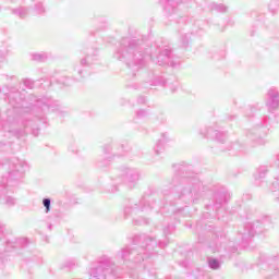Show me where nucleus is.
Instances as JSON below:
<instances>
[{
  "label": "nucleus",
  "instance_id": "39",
  "mask_svg": "<svg viewBox=\"0 0 279 279\" xmlns=\"http://www.w3.org/2000/svg\"><path fill=\"white\" fill-rule=\"evenodd\" d=\"M177 23H186V17H180Z\"/></svg>",
  "mask_w": 279,
  "mask_h": 279
},
{
  "label": "nucleus",
  "instance_id": "30",
  "mask_svg": "<svg viewBox=\"0 0 279 279\" xmlns=\"http://www.w3.org/2000/svg\"><path fill=\"white\" fill-rule=\"evenodd\" d=\"M162 230H163L165 236H167L173 233V230H175V226L173 223L167 225V227H165Z\"/></svg>",
  "mask_w": 279,
  "mask_h": 279
},
{
  "label": "nucleus",
  "instance_id": "16",
  "mask_svg": "<svg viewBox=\"0 0 279 279\" xmlns=\"http://www.w3.org/2000/svg\"><path fill=\"white\" fill-rule=\"evenodd\" d=\"M266 106L269 112L278 110L279 108V90L276 87H271L267 93Z\"/></svg>",
  "mask_w": 279,
  "mask_h": 279
},
{
  "label": "nucleus",
  "instance_id": "22",
  "mask_svg": "<svg viewBox=\"0 0 279 279\" xmlns=\"http://www.w3.org/2000/svg\"><path fill=\"white\" fill-rule=\"evenodd\" d=\"M12 14H14L15 16H19L20 19H27L29 11L27 10V8L20 7L17 9H13Z\"/></svg>",
  "mask_w": 279,
  "mask_h": 279
},
{
  "label": "nucleus",
  "instance_id": "7",
  "mask_svg": "<svg viewBox=\"0 0 279 279\" xmlns=\"http://www.w3.org/2000/svg\"><path fill=\"white\" fill-rule=\"evenodd\" d=\"M97 61V49H87L85 52V57H83L80 61V64L74 65L73 71L74 75H77L75 78H71L69 76H63L60 80V83L63 84V86H73L75 82H82L86 75H88V72L86 69L88 66H93L95 62Z\"/></svg>",
  "mask_w": 279,
  "mask_h": 279
},
{
  "label": "nucleus",
  "instance_id": "48",
  "mask_svg": "<svg viewBox=\"0 0 279 279\" xmlns=\"http://www.w3.org/2000/svg\"><path fill=\"white\" fill-rule=\"evenodd\" d=\"M38 119H43V116H36Z\"/></svg>",
  "mask_w": 279,
  "mask_h": 279
},
{
  "label": "nucleus",
  "instance_id": "25",
  "mask_svg": "<svg viewBox=\"0 0 279 279\" xmlns=\"http://www.w3.org/2000/svg\"><path fill=\"white\" fill-rule=\"evenodd\" d=\"M268 10L271 14H278L279 12V0H270Z\"/></svg>",
  "mask_w": 279,
  "mask_h": 279
},
{
  "label": "nucleus",
  "instance_id": "32",
  "mask_svg": "<svg viewBox=\"0 0 279 279\" xmlns=\"http://www.w3.org/2000/svg\"><path fill=\"white\" fill-rule=\"evenodd\" d=\"M73 267H75V259H68L66 262H64V264L62 265L63 269H73Z\"/></svg>",
  "mask_w": 279,
  "mask_h": 279
},
{
  "label": "nucleus",
  "instance_id": "18",
  "mask_svg": "<svg viewBox=\"0 0 279 279\" xmlns=\"http://www.w3.org/2000/svg\"><path fill=\"white\" fill-rule=\"evenodd\" d=\"M227 151H231L232 156H241V154H246L247 146L241 142H234L227 147Z\"/></svg>",
  "mask_w": 279,
  "mask_h": 279
},
{
  "label": "nucleus",
  "instance_id": "1",
  "mask_svg": "<svg viewBox=\"0 0 279 279\" xmlns=\"http://www.w3.org/2000/svg\"><path fill=\"white\" fill-rule=\"evenodd\" d=\"M174 177L172 178V191L169 189H163L161 195L166 203H156V197H158V190L155 187H148L147 191L142 196L138 203L130 199L124 206V218L130 219V217H135V215H141V213H147V210H154L157 208V213L171 211L175 214V209H169V206H173V202H183V204H197L202 197L205 195L211 197V201L205 204L206 210H215V215L219 213L223 204H228L230 201V194L226 191H209L208 186L204 185L199 178L193 172V166L189 163H175ZM169 202V204L167 203Z\"/></svg>",
  "mask_w": 279,
  "mask_h": 279
},
{
  "label": "nucleus",
  "instance_id": "41",
  "mask_svg": "<svg viewBox=\"0 0 279 279\" xmlns=\"http://www.w3.org/2000/svg\"><path fill=\"white\" fill-rule=\"evenodd\" d=\"M70 150H71L73 154H77V149H75V146L70 147Z\"/></svg>",
  "mask_w": 279,
  "mask_h": 279
},
{
  "label": "nucleus",
  "instance_id": "34",
  "mask_svg": "<svg viewBox=\"0 0 279 279\" xmlns=\"http://www.w3.org/2000/svg\"><path fill=\"white\" fill-rule=\"evenodd\" d=\"M35 10L37 14H45V7L43 5V2L35 4Z\"/></svg>",
  "mask_w": 279,
  "mask_h": 279
},
{
  "label": "nucleus",
  "instance_id": "19",
  "mask_svg": "<svg viewBox=\"0 0 279 279\" xmlns=\"http://www.w3.org/2000/svg\"><path fill=\"white\" fill-rule=\"evenodd\" d=\"M167 143H169V135L167 133H162L154 148V151L157 156L165 151V145H167Z\"/></svg>",
  "mask_w": 279,
  "mask_h": 279
},
{
  "label": "nucleus",
  "instance_id": "42",
  "mask_svg": "<svg viewBox=\"0 0 279 279\" xmlns=\"http://www.w3.org/2000/svg\"><path fill=\"white\" fill-rule=\"evenodd\" d=\"M48 230H53V225H48Z\"/></svg>",
  "mask_w": 279,
  "mask_h": 279
},
{
  "label": "nucleus",
  "instance_id": "5",
  "mask_svg": "<svg viewBox=\"0 0 279 279\" xmlns=\"http://www.w3.org/2000/svg\"><path fill=\"white\" fill-rule=\"evenodd\" d=\"M133 245L136 246H124L116 254V260H123V263H143L145 258H149L155 254L156 247H167L169 241H156V239L147 235L140 234L133 238Z\"/></svg>",
  "mask_w": 279,
  "mask_h": 279
},
{
  "label": "nucleus",
  "instance_id": "21",
  "mask_svg": "<svg viewBox=\"0 0 279 279\" xmlns=\"http://www.w3.org/2000/svg\"><path fill=\"white\" fill-rule=\"evenodd\" d=\"M207 8L209 12H218L219 14H226L228 12V5L223 3L211 2Z\"/></svg>",
  "mask_w": 279,
  "mask_h": 279
},
{
  "label": "nucleus",
  "instance_id": "9",
  "mask_svg": "<svg viewBox=\"0 0 279 279\" xmlns=\"http://www.w3.org/2000/svg\"><path fill=\"white\" fill-rule=\"evenodd\" d=\"M102 151L106 159L98 161V169H106L107 167H110V160L114 158V156H123V154L130 151V145L128 142H111L102 147Z\"/></svg>",
  "mask_w": 279,
  "mask_h": 279
},
{
  "label": "nucleus",
  "instance_id": "27",
  "mask_svg": "<svg viewBox=\"0 0 279 279\" xmlns=\"http://www.w3.org/2000/svg\"><path fill=\"white\" fill-rule=\"evenodd\" d=\"M43 206L45 208L46 215H48V213H51V198L49 197L43 198Z\"/></svg>",
  "mask_w": 279,
  "mask_h": 279
},
{
  "label": "nucleus",
  "instance_id": "47",
  "mask_svg": "<svg viewBox=\"0 0 279 279\" xmlns=\"http://www.w3.org/2000/svg\"><path fill=\"white\" fill-rule=\"evenodd\" d=\"M214 59H215V60H220L221 58H219V57H214Z\"/></svg>",
  "mask_w": 279,
  "mask_h": 279
},
{
  "label": "nucleus",
  "instance_id": "51",
  "mask_svg": "<svg viewBox=\"0 0 279 279\" xmlns=\"http://www.w3.org/2000/svg\"><path fill=\"white\" fill-rule=\"evenodd\" d=\"M182 209H178V213H180Z\"/></svg>",
  "mask_w": 279,
  "mask_h": 279
},
{
  "label": "nucleus",
  "instance_id": "44",
  "mask_svg": "<svg viewBox=\"0 0 279 279\" xmlns=\"http://www.w3.org/2000/svg\"><path fill=\"white\" fill-rule=\"evenodd\" d=\"M167 121V118H161V123H165Z\"/></svg>",
  "mask_w": 279,
  "mask_h": 279
},
{
  "label": "nucleus",
  "instance_id": "13",
  "mask_svg": "<svg viewBox=\"0 0 279 279\" xmlns=\"http://www.w3.org/2000/svg\"><path fill=\"white\" fill-rule=\"evenodd\" d=\"M149 86H168L171 93L178 90V82L169 83V80H165V77L157 75L154 72L148 73V80L145 85L141 86V88H149Z\"/></svg>",
  "mask_w": 279,
  "mask_h": 279
},
{
  "label": "nucleus",
  "instance_id": "45",
  "mask_svg": "<svg viewBox=\"0 0 279 279\" xmlns=\"http://www.w3.org/2000/svg\"><path fill=\"white\" fill-rule=\"evenodd\" d=\"M132 88H141V86H137V85H133Z\"/></svg>",
  "mask_w": 279,
  "mask_h": 279
},
{
  "label": "nucleus",
  "instance_id": "38",
  "mask_svg": "<svg viewBox=\"0 0 279 279\" xmlns=\"http://www.w3.org/2000/svg\"><path fill=\"white\" fill-rule=\"evenodd\" d=\"M3 77H5V80H16L15 75H3Z\"/></svg>",
  "mask_w": 279,
  "mask_h": 279
},
{
  "label": "nucleus",
  "instance_id": "33",
  "mask_svg": "<svg viewBox=\"0 0 279 279\" xmlns=\"http://www.w3.org/2000/svg\"><path fill=\"white\" fill-rule=\"evenodd\" d=\"M23 84H24L25 88H29V89L34 88V86H35L34 80H31V78H24Z\"/></svg>",
  "mask_w": 279,
  "mask_h": 279
},
{
  "label": "nucleus",
  "instance_id": "50",
  "mask_svg": "<svg viewBox=\"0 0 279 279\" xmlns=\"http://www.w3.org/2000/svg\"><path fill=\"white\" fill-rule=\"evenodd\" d=\"M11 1L16 2V1H19V0H11Z\"/></svg>",
  "mask_w": 279,
  "mask_h": 279
},
{
  "label": "nucleus",
  "instance_id": "28",
  "mask_svg": "<svg viewBox=\"0 0 279 279\" xmlns=\"http://www.w3.org/2000/svg\"><path fill=\"white\" fill-rule=\"evenodd\" d=\"M133 223L135 226H148L149 225V219L143 218V217H141L138 219L133 218Z\"/></svg>",
  "mask_w": 279,
  "mask_h": 279
},
{
  "label": "nucleus",
  "instance_id": "49",
  "mask_svg": "<svg viewBox=\"0 0 279 279\" xmlns=\"http://www.w3.org/2000/svg\"><path fill=\"white\" fill-rule=\"evenodd\" d=\"M226 53L222 52V58H225Z\"/></svg>",
  "mask_w": 279,
  "mask_h": 279
},
{
  "label": "nucleus",
  "instance_id": "17",
  "mask_svg": "<svg viewBox=\"0 0 279 279\" xmlns=\"http://www.w3.org/2000/svg\"><path fill=\"white\" fill-rule=\"evenodd\" d=\"M266 263L269 265V270L266 279L279 278V255L275 257H268Z\"/></svg>",
  "mask_w": 279,
  "mask_h": 279
},
{
  "label": "nucleus",
  "instance_id": "31",
  "mask_svg": "<svg viewBox=\"0 0 279 279\" xmlns=\"http://www.w3.org/2000/svg\"><path fill=\"white\" fill-rule=\"evenodd\" d=\"M181 43H182V47L184 48L189 47V44L191 43V36L189 34L181 36Z\"/></svg>",
  "mask_w": 279,
  "mask_h": 279
},
{
  "label": "nucleus",
  "instance_id": "15",
  "mask_svg": "<svg viewBox=\"0 0 279 279\" xmlns=\"http://www.w3.org/2000/svg\"><path fill=\"white\" fill-rule=\"evenodd\" d=\"M189 1L191 0H159V3L168 16H173L178 12V5L189 3Z\"/></svg>",
  "mask_w": 279,
  "mask_h": 279
},
{
  "label": "nucleus",
  "instance_id": "3",
  "mask_svg": "<svg viewBox=\"0 0 279 279\" xmlns=\"http://www.w3.org/2000/svg\"><path fill=\"white\" fill-rule=\"evenodd\" d=\"M155 50L149 53V49L145 48L143 40L124 37L120 40L113 58L131 69L133 76L136 75V71H141L145 66L147 58H150L159 66H178L180 64L170 48L157 46Z\"/></svg>",
  "mask_w": 279,
  "mask_h": 279
},
{
  "label": "nucleus",
  "instance_id": "6",
  "mask_svg": "<svg viewBox=\"0 0 279 279\" xmlns=\"http://www.w3.org/2000/svg\"><path fill=\"white\" fill-rule=\"evenodd\" d=\"M258 111H260V106L257 104L250 106L244 112L245 119L253 122V128L246 130L244 134L255 146L266 145L267 140H265V136L269 134V117L256 118V112Z\"/></svg>",
  "mask_w": 279,
  "mask_h": 279
},
{
  "label": "nucleus",
  "instance_id": "4",
  "mask_svg": "<svg viewBox=\"0 0 279 279\" xmlns=\"http://www.w3.org/2000/svg\"><path fill=\"white\" fill-rule=\"evenodd\" d=\"M27 169V162L16 157H12L3 163H0V204H4L9 208L16 206L14 195V186L19 184V180L23 178Z\"/></svg>",
  "mask_w": 279,
  "mask_h": 279
},
{
  "label": "nucleus",
  "instance_id": "20",
  "mask_svg": "<svg viewBox=\"0 0 279 279\" xmlns=\"http://www.w3.org/2000/svg\"><path fill=\"white\" fill-rule=\"evenodd\" d=\"M52 58L51 52H35L31 54L33 62H47V60H51Z\"/></svg>",
  "mask_w": 279,
  "mask_h": 279
},
{
  "label": "nucleus",
  "instance_id": "29",
  "mask_svg": "<svg viewBox=\"0 0 279 279\" xmlns=\"http://www.w3.org/2000/svg\"><path fill=\"white\" fill-rule=\"evenodd\" d=\"M136 119H145L146 117H149V112L145 109H140L135 112Z\"/></svg>",
  "mask_w": 279,
  "mask_h": 279
},
{
  "label": "nucleus",
  "instance_id": "36",
  "mask_svg": "<svg viewBox=\"0 0 279 279\" xmlns=\"http://www.w3.org/2000/svg\"><path fill=\"white\" fill-rule=\"evenodd\" d=\"M8 147H10V142L5 143V142H0V149L3 151L5 149H8Z\"/></svg>",
  "mask_w": 279,
  "mask_h": 279
},
{
  "label": "nucleus",
  "instance_id": "43",
  "mask_svg": "<svg viewBox=\"0 0 279 279\" xmlns=\"http://www.w3.org/2000/svg\"><path fill=\"white\" fill-rule=\"evenodd\" d=\"M208 215H209V213H206V214L203 215V217H204L205 219H208Z\"/></svg>",
  "mask_w": 279,
  "mask_h": 279
},
{
  "label": "nucleus",
  "instance_id": "35",
  "mask_svg": "<svg viewBox=\"0 0 279 279\" xmlns=\"http://www.w3.org/2000/svg\"><path fill=\"white\" fill-rule=\"evenodd\" d=\"M137 104L140 106H145L147 104V98H145V96L137 97Z\"/></svg>",
  "mask_w": 279,
  "mask_h": 279
},
{
  "label": "nucleus",
  "instance_id": "2",
  "mask_svg": "<svg viewBox=\"0 0 279 279\" xmlns=\"http://www.w3.org/2000/svg\"><path fill=\"white\" fill-rule=\"evenodd\" d=\"M0 95L4 97V101H8L9 108L5 113V119L2 120L0 124L1 130L5 133L4 136H15V138H21L32 132L34 136H38L40 129L36 121L31 120L27 112H58L60 111V102L58 100H52L51 97L44 96L39 98L38 96H31V106L26 107V94L25 89L23 92L16 89L15 87L4 86L0 87Z\"/></svg>",
  "mask_w": 279,
  "mask_h": 279
},
{
  "label": "nucleus",
  "instance_id": "24",
  "mask_svg": "<svg viewBox=\"0 0 279 279\" xmlns=\"http://www.w3.org/2000/svg\"><path fill=\"white\" fill-rule=\"evenodd\" d=\"M208 267L209 269H220L221 268V262L214 257L207 258Z\"/></svg>",
  "mask_w": 279,
  "mask_h": 279
},
{
  "label": "nucleus",
  "instance_id": "10",
  "mask_svg": "<svg viewBox=\"0 0 279 279\" xmlns=\"http://www.w3.org/2000/svg\"><path fill=\"white\" fill-rule=\"evenodd\" d=\"M267 223H269V217L265 216L262 220L244 225L243 229L238 232L239 236H241L242 243L247 245V243L254 239L255 234H263V230Z\"/></svg>",
  "mask_w": 279,
  "mask_h": 279
},
{
  "label": "nucleus",
  "instance_id": "26",
  "mask_svg": "<svg viewBox=\"0 0 279 279\" xmlns=\"http://www.w3.org/2000/svg\"><path fill=\"white\" fill-rule=\"evenodd\" d=\"M191 25H193L192 34H197L199 29H202V27H199V25H202V21H195L194 23L193 21L186 22V27H191Z\"/></svg>",
  "mask_w": 279,
  "mask_h": 279
},
{
  "label": "nucleus",
  "instance_id": "8",
  "mask_svg": "<svg viewBox=\"0 0 279 279\" xmlns=\"http://www.w3.org/2000/svg\"><path fill=\"white\" fill-rule=\"evenodd\" d=\"M90 279H117L121 278L119 275V267L114 265L111 258L105 257L96 266L89 269Z\"/></svg>",
  "mask_w": 279,
  "mask_h": 279
},
{
  "label": "nucleus",
  "instance_id": "14",
  "mask_svg": "<svg viewBox=\"0 0 279 279\" xmlns=\"http://www.w3.org/2000/svg\"><path fill=\"white\" fill-rule=\"evenodd\" d=\"M198 134L202 138H211L213 141H217V143H226V140L228 138L226 132L216 130L213 126L199 129Z\"/></svg>",
  "mask_w": 279,
  "mask_h": 279
},
{
  "label": "nucleus",
  "instance_id": "46",
  "mask_svg": "<svg viewBox=\"0 0 279 279\" xmlns=\"http://www.w3.org/2000/svg\"><path fill=\"white\" fill-rule=\"evenodd\" d=\"M198 241H199V243H203L202 235L198 236Z\"/></svg>",
  "mask_w": 279,
  "mask_h": 279
},
{
  "label": "nucleus",
  "instance_id": "11",
  "mask_svg": "<svg viewBox=\"0 0 279 279\" xmlns=\"http://www.w3.org/2000/svg\"><path fill=\"white\" fill-rule=\"evenodd\" d=\"M140 180L141 170L137 168L125 167L122 169L120 178L116 179L114 185L111 189V193H117V191H119V184H126L129 189H135Z\"/></svg>",
  "mask_w": 279,
  "mask_h": 279
},
{
  "label": "nucleus",
  "instance_id": "23",
  "mask_svg": "<svg viewBox=\"0 0 279 279\" xmlns=\"http://www.w3.org/2000/svg\"><path fill=\"white\" fill-rule=\"evenodd\" d=\"M268 169L266 166H262L257 169L256 173L254 174V178L256 180V182H258V180H264V178L267 177L268 173Z\"/></svg>",
  "mask_w": 279,
  "mask_h": 279
},
{
  "label": "nucleus",
  "instance_id": "37",
  "mask_svg": "<svg viewBox=\"0 0 279 279\" xmlns=\"http://www.w3.org/2000/svg\"><path fill=\"white\" fill-rule=\"evenodd\" d=\"M1 62H5V53H3L2 51H0V63Z\"/></svg>",
  "mask_w": 279,
  "mask_h": 279
},
{
  "label": "nucleus",
  "instance_id": "12",
  "mask_svg": "<svg viewBox=\"0 0 279 279\" xmlns=\"http://www.w3.org/2000/svg\"><path fill=\"white\" fill-rule=\"evenodd\" d=\"M213 241L209 242L208 248L214 254L217 252H221L225 250V252H231L234 254L239 250L236 245H234V242L228 241V236L226 235L225 231H217L216 233H213L211 235Z\"/></svg>",
  "mask_w": 279,
  "mask_h": 279
},
{
  "label": "nucleus",
  "instance_id": "40",
  "mask_svg": "<svg viewBox=\"0 0 279 279\" xmlns=\"http://www.w3.org/2000/svg\"><path fill=\"white\" fill-rule=\"evenodd\" d=\"M234 119H236V116H229L228 117V121H234Z\"/></svg>",
  "mask_w": 279,
  "mask_h": 279
}]
</instances>
